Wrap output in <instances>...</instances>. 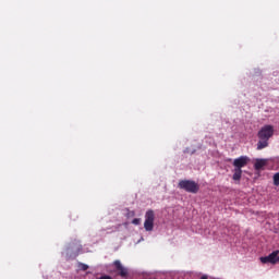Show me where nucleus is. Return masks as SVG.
<instances>
[{"instance_id": "obj_12", "label": "nucleus", "mask_w": 279, "mask_h": 279, "mask_svg": "<svg viewBox=\"0 0 279 279\" xmlns=\"http://www.w3.org/2000/svg\"><path fill=\"white\" fill-rule=\"evenodd\" d=\"M133 226H141V218H135L132 220Z\"/></svg>"}, {"instance_id": "obj_11", "label": "nucleus", "mask_w": 279, "mask_h": 279, "mask_svg": "<svg viewBox=\"0 0 279 279\" xmlns=\"http://www.w3.org/2000/svg\"><path fill=\"white\" fill-rule=\"evenodd\" d=\"M78 267H80V269H81L82 271H87V269H88V265L82 264V263L78 264Z\"/></svg>"}, {"instance_id": "obj_10", "label": "nucleus", "mask_w": 279, "mask_h": 279, "mask_svg": "<svg viewBox=\"0 0 279 279\" xmlns=\"http://www.w3.org/2000/svg\"><path fill=\"white\" fill-rule=\"evenodd\" d=\"M274 184L275 186H279V172L275 173L274 175Z\"/></svg>"}, {"instance_id": "obj_13", "label": "nucleus", "mask_w": 279, "mask_h": 279, "mask_svg": "<svg viewBox=\"0 0 279 279\" xmlns=\"http://www.w3.org/2000/svg\"><path fill=\"white\" fill-rule=\"evenodd\" d=\"M98 279H112L109 275H104V276H101L100 278H98Z\"/></svg>"}, {"instance_id": "obj_5", "label": "nucleus", "mask_w": 279, "mask_h": 279, "mask_svg": "<svg viewBox=\"0 0 279 279\" xmlns=\"http://www.w3.org/2000/svg\"><path fill=\"white\" fill-rule=\"evenodd\" d=\"M113 267H116V270L118 271V275L121 278H128L130 272H129L128 268L123 267V264H121V260H119V259L114 260Z\"/></svg>"}, {"instance_id": "obj_2", "label": "nucleus", "mask_w": 279, "mask_h": 279, "mask_svg": "<svg viewBox=\"0 0 279 279\" xmlns=\"http://www.w3.org/2000/svg\"><path fill=\"white\" fill-rule=\"evenodd\" d=\"M156 219V214L153 209H148L145 214L144 228L146 232H151L154 230V221Z\"/></svg>"}, {"instance_id": "obj_9", "label": "nucleus", "mask_w": 279, "mask_h": 279, "mask_svg": "<svg viewBox=\"0 0 279 279\" xmlns=\"http://www.w3.org/2000/svg\"><path fill=\"white\" fill-rule=\"evenodd\" d=\"M265 147H269V140H259L257 143V149H265Z\"/></svg>"}, {"instance_id": "obj_3", "label": "nucleus", "mask_w": 279, "mask_h": 279, "mask_svg": "<svg viewBox=\"0 0 279 279\" xmlns=\"http://www.w3.org/2000/svg\"><path fill=\"white\" fill-rule=\"evenodd\" d=\"M259 141H269L274 136V126L267 124L264 125L257 133Z\"/></svg>"}, {"instance_id": "obj_14", "label": "nucleus", "mask_w": 279, "mask_h": 279, "mask_svg": "<svg viewBox=\"0 0 279 279\" xmlns=\"http://www.w3.org/2000/svg\"><path fill=\"white\" fill-rule=\"evenodd\" d=\"M201 279H208V276H207V275H203V276L201 277Z\"/></svg>"}, {"instance_id": "obj_8", "label": "nucleus", "mask_w": 279, "mask_h": 279, "mask_svg": "<svg viewBox=\"0 0 279 279\" xmlns=\"http://www.w3.org/2000/svg\"><path fill=\"white\" fill-rule=\"evenodd\" d=\"M234 173H233V177L232 179L235 181V182H239L241 180V177L243 175V170L240 169V168H234Z\"/></svg>"}, {"instance_id": "obj_7", "label": "nucleus", "mask_w": 279, "mask_h": 279, "mask_svg": "<svg viewBox=\"0 0 279 279\" xmlns=\"http://www.w3.org/2000/svg\"><path fill=\"white\" fill-rule=\"evenodd\" d=\"M266 165H267L266 159H257L254 163V169L255 171H260V169H263V167H265Z\"/></svg>"}, {"instance_id": "obj_6", "label": "nucleus", "mask_w": 279, "mask_h": 279, "mask_svg": "<svg viewBox=\"0 0 279 279\" xmlns=\"http://www.w3.org/2000/svg\"><path fill=\"white\" fill-rule=\"evenodd\" d=\"M250 163V157L247 156H241L233 160V167L235 169H243V167H247Z\"/></svg>"}, {"instance_id": "obj_1", "label": "nucleus", "mask_w": 279, "mask_h": 279, "mask_svg": "<svg viewBox=\"0 0 279 279\" xmlns=\"http://www.w3.org/2000/svg\"><path fill=\"white\" fill-rule=\"evenodd\" d=\"M179 189L186 191V193H199V185L193 180H181L179 182Z\"/></svg>"}, {"instance_id": "obj_4", "label": "nucleus", "mask_w": 279, "mask_h": 279, "mask_svg": "<svg viewBox=\"0 0 279 279\" xmlns=\"http://www.w3.org/2000/svg\"><path fill=\"white\" fill-rule=\"evenodd\" d=\"M278 254H279V251H274L268 256L260 257V263H264V265L267 263H270L271 265H277V263H279Z\"/></svg>"}]
</instances>
